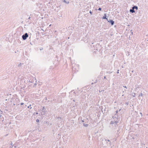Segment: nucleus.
I'll list each match as a JSON object with an SVG mask.
<instances>
[{"label":"nucleus","instance_id":"f257e3e1","mask_svg":"<svg viewBox=\"0 0 148 148\" xmlns=\"http://www.w3.org/2000/svg\"><path fill=\"white\" fill-rule=\"evenodd\" d=\"M118 123V122L116 121H111L110 122V124L112 125H114L116 127L118 125L117 123Z\"/></svg>","mask_w":148,"mask_h":148},{"label":"nucleus","instance_id":"f03ea898","mask_svg":"<svg viewBox=\"0 0 148 148\" xmlns=\"http://www.w3.org/2000/svg\"><path fill=\"white\" fill-rule=\"evenodd\" d=\"M28 36L27 33H25L22 36V38L23 40H25L27 39Z\"/></svg>","mask_w":148,"mask_h":148},{"label":"nucleus","instance_id":"7ed1b4c3","mask_svg":"<svg viewBox=\"0 0 148 148\" xmlns=\"http://www.w3.org/2000/svg\"><path fill=\"white\" fill-rule=\"evenodd\" d=\"M107 21L109 22V23H110L111 24V25H113L114 23V21H113L112 20H111L110 19H106Z\"/></svg>","mask_w":148,"mask_h":148},{"label":"nucleus","instance_id":"20e7f679","mask_svg":"<svg viewBox=\"0 0 148 148\" xmlns=\"http://www.w3.org/2000/svg\"><path fill=\"white\" fill-rule=\"evenodd\" d=\"M104 15L101 18H108V16H107L106 14H104Z\"/></svg>","mask_w":148,"mask_h":148},{"label":"nucleus","instance_id":"39448f33","mask_svg":"<svg viewBox=\"0 0 148 148\" xmlns=\"http://www.w3.org/2000/svg\"><path fill=\"white\" fill-rule=\"evenodd\" d=\"M130 12H131L132 13H133L135 12V11L134 9H132H132H131L130 10Z\"/></svg>","mask_w":148,"mask_h":148},{"label":"nucleus","instance_id":"423d86ee","mask_svg":"<svg viewBox=\"0 0 148 148\" xmlns=\"http://www.w3.org/2000/svg\"><path fill=\"white\" fill-rule=\"evenodd\" d=\"M42 111L44 113H45L47 111L46 109L44 107H43L42 108Z\"/></svg>","mask_w":148,"mask_h":148},{"label":"nucleus","instance_id":"0eeeda50","mask_svg":"<svg viewBox=\"0 0 148 148\" xmlns=\"http://www.w3.org/2000/svg\"><path fill=\"white\" fill-rule=\"evenodd\" d=\"M23 64V63H19L18 64V67H20L22 66V65Z\"/></svg>","mask_w":148,"mask_h":148},{"label":"nucleus","instance_id":"6e6552de","mask_svg":"<svg viewBox=\"0 0 148 148\" xmlns=\"http://www.w3.org/2000/svg\"><path fill=\"white\" fill-rule=\"evenodd\" d=\"M63 1V2L65 3H66L67 4H69V1H66V0H64Z\"/></svg>","mask_w":148,"mask_h":148},{"label":"nucleus","instance_id":"1a4fd4ad","mask_svg":"<svg viewBox=\"0 0 148 148\" xmlns=\"http://www.w3.org/2000/svg\"><path fill=\"white\" fill-rule=\"evenodd\" d=\"M89 13H90V14L91 15H92V14L93 13V11H91L90 10L89 11Z\"/></svg>","mask_w":148,"mask_h":148},{"label":"nucleus","instance_id":"9d476101","mask_svg":"<svg viewBox=\"0 0 148 148\" xmlns=\"http://www.w3.org/2000/svg\"><path fill=\"white\" fill-rule=\"evenodd\" d=\"M83 125L86 127H87L88 126V124H85L84 123H83Z\"/></svg>","mask_w":148,"mask_h":148},{"label":"nucleus","instance_id":"9b49d317","mask_svg":"<svg viewBox=\"0 0 148 148\" xmlns=\"http://www.w3.org/2000/svg\"><path fill=\"white\" fill-rule=\"evenodd\" d=\"M135 95H136V93H132V95L133 97H135Z\"/></svg>","mask_w":148,"mask_h":148},{"label":"nucleus","instance_id":"f8f14e48","mask_svg":"<svg viewBox=\"0 0 148 148\" xmlns=\"http://www.w3.org/2000/svg\"><path fill=\"white\" fill-rule=\"evenodd\" d=\"M105 141H106L107 143H108V142H110V140H107L106 139L105 140Z\"/></svg>","mask_w":148,"mask_h":148},{"label":"nucleus","instance_id":"ddd939ff","mask_svg":"<svg viewBox=\"0 0 148 148\" xmlns=\"http://www.w3.org/2000/svg\"><path fill=\"white\" fill-rule=\"evenodd\" d=\"M98 10L99 11H101L102 8H99Z\"/></svg>","mask_w":148,"mask_h":148},{"label":"nucleus","instance_id":"4468645a","mask_svg":"<svg viewBox=\"0 0 148 148\" xmlns=\"http://www.w3.org/2000/svg\"><path fill=\"white\" fill-rule=\"evenodd\" d=\"M143 95V94L142 93H141L139 95V96H142Z\"/></svg>","mask_w":148,"mask_h":148},{"label":"nucleus","instance_id":"2eb2a0df","mask_svg":"<svg viewBox=\"0 0 148 148\" xmlns=\"http://www.w3.org/2000/svg\"><path fill=\"white\" fill-rule=\"evenodd\" d=\"M135 9L136 10H138V7L137 6H136V7H135Z\"/></svg>","mask_w":148,"mask_h":148},{"label":"nucleus","instance_id":"dca6fc26","mask_svg":"<svg viewBox=\"0 0 148 148\" xmlns=\"http://www.w3.org/2000/svg\"><path fill=\"white\" fill-rule=\"evenodd\" d=\"M135 7H136V5H134V6H133V7H132V9H134H134H135Z\"/></svg>","mask_w":148,"mask_h":148},{"label":"nucleus","instance_id":"f3484780","mask_svg":"<svg viewBox=\"0 0 148 148\" xmlns=\"http://www.w3.org/2000/svg\"><path fill=\"white\" fill-rule=\"evenodd\" d=\"M39 121V120L38 119H37L36 120V121L37 122H38Z\"/></svg>","mask_w":148,"mask_h":148},{"label":"nucleus","instance_id":"a211bd4d","mask_svg":"<svg viewBox=\"0 0 148 148\" xmlns=\"http://www.w3.org/2000/svg\"><path fill=\"white\" fill-rule=\"evenodd\" d=\"M132 30H131L130 31H131V32L132 33V34H133V32H132Z\"/></svg>","mask_w":148,"mask_h":148},{"label":"nucleus","instance_id":"6ab92c4d","mask_svg":"<svg viewBox=\"0 0 148 148\" xmlns=\"http://www.w3.org/2000/svg\"><path fill=\"white\" fill-rule=\"evenodd\" d=\"M125 104L126 105H127L128 104V102H126L125 103Z\"/></svg>","mask_w":148,"mask_h":148},{"label":"nucleus","instance_id":"aec40b11","mask_svg":"<svg viewBox=\"0 0 148 148\" xmlns=\"http://www.w3.org/2000/svg\"><path fill=\"white\" fill-rule=\"evenodd\" d=\"M2 113V111H1V110H0V113L1 114Z\"/></svg>","mask_w":148,"mask_h":148},{"label":"nucleus","instance_id":"412c9836","mask_svg":"<svg viewBox=\"0 0 148 148\" xmlns=\"http://www.w3.org/2000/svg\"><path fill=\"white\" fill-rule=\"evenodd\" d=\"M23 104H24V103H21V105H23Z\"/></svg>","mask_w":148,"mask_h":148},{"label":"nucleus","instance_id":"4be33fe9","mask_svg":"<svg viewBox=\"0 0 148 148\" xmlns=\"http://www.w3.org/2000/svg\"><path fill=\"white\" fill-rule=\"evenodd\" d=\"M123 87H124L125 88H127V87L125 86H123Z\"/></svg>","mask_w":148,"mask_h":148},{"label":"nucleus","instance_id":"5701e85b","mask_svg":"<svg viewBox=\"0 0 148 148\" xmlns=\"http://www.w3.org/2000/svg\"><path fill=\"white\" fill-rule=\"evenodd\" d=\"M81 122H82V123H83V122H84V121L83 120H82L81 121Z\"/></svg>","mask_w":148,"mask_h":148},{"label":"nucleus","instance_id":"b1692460","mask_svg":"<svg viewBox=\"0 0 148 148\" xmlns=\"http://www.w3.org/2000/svg\"><path fill=\"white\" fill-rule=\"evenodd\" d=\"M42 49H43V48H42L40 49V50H42Z\"/></svg>","mask_w":148,"mask_h":148},{"label":"nucleus","instance_id":"393cba45","mask_svg":"<svg viewBox=\"0 0 148 148\" xmlns=\"http://www.w3.org/2000/svg\"><path fill=\"white\" fill-rule=\"evenodd\" d=\"M118 112V110H117V111H116V113H117Z\"/></svg>","mask_w":148,"mask_h":148},{"label":"nucleus","instance_id":"a878e982","mask_svg":"<svg viewBox=\"0 0 148 148\" xmlns=\"http://www.w3.org/2000/svg\"><path fill=\"white\" fill-rule=\"evenodd\" d=\"M12 142H11V143H10V144H11V145H12Z\"/></svg>","mask_w":148,"mask_h":148},{"label":"nucleus","instance_id":"bb28decb","mask_svg":"<svg viewBox=\"0 0 148 148\" xmlns=\"http://www.w3.org/2000/svg\"><path fill=\"white\" fill-rule=\"evenodd\" d=\"M38 114V112H36V114Z\"/></svg>","mask_w":148,"mask_h":148},{"label":"nucleus","instance_id":"cd10ccee","mask_svg":"<svg viewBox=\"0 0 148 148\" xmlns=\"http://www.w3.org/2000/svg\"><path fill=\"white\" fill-rule=\"evenodd\" d=\"M119 70H118V72H117V73H119Z\"/></svg>","mask_w":148,"mask_h":148},{"label":"nucleus","instance_id":"c85d7f7f","mask_svg":"<svg viewBox=\"0 0 148 148\" xmlns=\"http://www.w3.org/2000/svg\"><path fill=\"white\" fill-rule=\"evenodd\" d=\"M106 76H104V79H106Z\"/></svg>","mask_w":148,"mask_h":148},{"label":"nucleus","instance_id":"c756f323","mask_svg":"<svg viewBox=\"0 0 148 148\" xmlns=\"http://www.w3.org/2000/svg\"><path fill=\"white\" fill-rule=\"evenodd\" d=\"M140 114L141 115V116H142V113H140Z\"/></svg>","mask_w":148,"mask_h":148},{"label":"nucleus","instance_id":"7c9ffc66","mask_svg":"<svg viewBox=\"0 0 148 148\" xmlns=\"http://www.w3.org/2000/svg\"><path fill=\"white\" fill-rule=\"evenodd\" d=\"M28 18H29V19L30 18V17H29Z\"/></svg>","mask_w":148,"mask_h":148},{"label":"nucleus","instance_id":"2f4dec72","mask_svg":"<svg viewBox=\"0 0 148 148\" xmlns=\"http://www.w3.org/2000/svg\"><path fill=\"white\" fill-rule=\"evenodd\" d=\"M1 116H1V114H0V117H1Z\"/></svg>","mask_w":148,"mask_h":148},{"label":"nucleus","instance_id":"473e14b6","mask_svg":"<svg viewBox=\"0 0 148 148\" xmlns=\"http://www.w3.org/2000/svg\"><path fill=\"white\" fill-rule=\"evenodd\" d=\"M51 24H50V25H49V26H51Z\"/></svg>","mask_w":148,"mask_h":148},{"label":"nucleus","instance_id":"72a5a7b5","mask_svg":"<svg viewBox=\"0 0 148 148\" xmlns=\"http://www.w3.org/2000/svg\"><path fill=\"white\" fill-rule=\"evenodd\" d=\"M74 69V68L73 67V70Z\"/></svg>","mask_w":148,"mask_h":148},{"label":"nucleus","instance_id":"f704fd0d","mask_svg":"<svg viewBox=\"0 0 148 148\" xmlns=\"http://www.w3.org/2000/svg\"><path fill=\"white\" fill-rule=\"evenodd\" d=\"M29 108V106H28V108Z\"/></svg>","mask_w":148,"mask_h":148},{"label":"nucleus","instance_id":"c9c22d12","mask_svg":"<svg viewBox=\"0 0 148 148\" xmlns=\"http://www.w3.org/2000/svg\"><path fill=\"white\" fill-rule=\"evenodd\" d=\"M42 18H42H43V17H42V18Z\"/></svg>","mask_w":148,"mask_h":148},{"label":"nucleus","instance_id":"e433bc0d","mask_svg":"<svg viewBox=\"0 0 148 148\" xmlns=\"http://www.w3.org/2000/svg\"><path fill=\"white\" fill-rule=\"evenodd\" d=\"M29 106H31V105H29Z\"/></svg>","mask_w":148,"mask_h":148}]
</instances>
